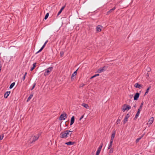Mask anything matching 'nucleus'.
<instances>
[{"instance_id":"f257e3e1","label":"nucleus","mask_w":155,"mask_h":155,"mask_svg":"<svg viewBox=\"0 0 155 155\" xmlns=\"http://www.w3.org/2000/svg\"><path fill=\"white\" fill-rule=\"evenodd\" d=\"M69 130H66L64 132H61L60 135V137L62 138H66L69 134Z\"/></svg>"},{"instance_id":"f03ea898","label":"nucleus","mask_w":155,"mask_h":155,"mask_svg":"<svg viewBox=\"0 0 155 155\" xmlns=\"http://www.w3.org/2000/svg\"><path fill=\"white\" fill-rule=\"evenodd\" d=\"M53 69V67H51L45 69V72L44 73V75L45 76L48 75L52 71Z\"/></svg>"},{"instance_id":"7ed1b4c3","label":"nucleus","mask_w":155,"mask_h":155,"mask_svg":"<svg viewBox=\"0 0 155 155\" xmlns=\"http://www.w3.org/2000/svg\"><path fill=\"white\" fill-rule=\"evenodd\" d=\"M131 108V107L130 106L126 104H124L123 106L122 110L124 112L125 110H129Z\"/></svg>"},{"instance_id":"20e7f679","label":"nucleus","mask_w":155,"mask_h":155,"mask_svg":"<svg viewBox=\"0 0 155 155\" xmlns=\"http://www.w3.org/2000/svg\"><path fill=\"white\" fill-rule=\"evenodd\" d=\"M143 102H142L141 104V105L140 107L138 109V110L137 113L136 114L135 116V118H137L138 117L139 115V114L140 112V111L142 110V108L143 107Z\"/></svg>"},{"instance_id":"39448f33","label":"nucleus","mask_w":155,"mask_h":155,"mask_svg":"<svg viewBox=\"0 0 155 155\" xmlns=\"http://www.w3.org/2000/svg\"><path fill=\"white\" fill-rule=\"evenodd\" d=\"M40 135L38 134L36 136H34L33 137H32V140H30V143H33L34 142H35L39 138V137Z\"/></svg>"},{"instance_id":"423d86ee","label":"nucleus","mask_w":155,"mask_h":155,"mask_svg":"<svg viewBox=\"0 0 155 155\" xmlns=\"http://www.w3.org/2000/svg\"><path fill=\"white\" fill-rule=\"evenodd\" d=\"M67 117V115L65 113L62 114L60 116L59 119L60 120H63L65 119Z\"/></svg>"},{"instance_id":"0eeeda50","label":"nucleus","mask_w":155,"mask_h":155,"mask_svg":"<svg viewBox=\"0 0 155 155\" xmlns=\"http://www.w3.org/2000/svg\"><path fill=\"white\" fill-rule=\"evenodd\" d=\"M48 42V40H47L44 43V45L42 46V47L38 51H37L36 54H38L39 53V52H41L42 50L43 49L45 48L46 45L47 43Z\"/></svg>"},{"instance_id":"6e6552de","label":"nucleus","mask_w":155,"mask_h":155,"mask_svg":"<svg viewBox=\"0 0 155 155\" xmlns=\"http://www.w3.org/2000/svg\"><path fill=\"white\" fill-rule=\"evenodd\" d=\"M103 27L101 25H98L96 27V31L97 32H99L101 31L102 28Z\"/></svg>"},{"instance_id":"1a4fd4ad","label":"nucleus","mask_w":155,"mask_h":155,"mask_svg":"<svg viewBox=\"0 0 155 155\" xmlns=\"http://www.w3.org/2000/svg\"><path fill=\"white\" fill-rule=\"evenodd\" d=\"M102 147V144H101V145L100 147L98 148L97 151L96 153V155H99L100 153V152L101 150Z\"/></svg>"},{"instance_id":"9d476101","label":"nucleus","mask_w":155,"mask_h":155,"mask_svg":"<svg viewBox=\"0 0 155 155\" xmlns=\"http://www.w3.org/2000/svg\"><path fill=\"white\" fill-rule=\"evenodd\" d=\"M105 68L106 69V67L105 66H104L103 67L99 68L98 69L97 72L98 73H101L102 72H103L104 70H105Z\"/></svg>"},{"instance_id":"9b49d317","label":"nucleus","mask_w":155,"mask_h":155,"mask_svg":"<svg viewBox=\"0 0 155 155\" xmlns=\"http://www.w3.org/2000/svg\"><path fill=\"white\" fill-rule=\"evenodd\" d=\"M129 117V114H127L126 116L125 117V118H124V120H123V124H124L128 120V119Z\"/></svg>"},{"instance_id":"f8f14e48","label":"nucleus","mask_w":155,"mask_h":155,"mask_svg":"<svg viewBox=\"0 0 155 155\" xmlns=\"http://www.w3.org/2000/svg\"><path fill=\"white\" fill-rule=\"evenodd\" d=\"M134 87L136 88L140 89L142 88L143 85L140 84H139L138 83H136L134 84Z\"/></svg>"},{"instance_id":"ddd939ff","label":"nucleus","mask_w":155,"mask_h":155,"mask_svg":"<svg viewBox=\"0 0 155 155\" xmlns=\"http://www.w3.org/2000/svg\"><path fill=\"white\" fill-rule=\"evenodd\" d=\"M78 69H77L75 71L74 73L72 74L71 76V80L72 81H73L74 80V76H75L77 75V71L78 70Z\"/></svg>"},{"instance_id":"4468645a","label":"nucleus","mask_w":155,"mask_h":155,"mask_svg":"<svg viewBox=\"0 0 155 155\" xmlns=\"http://www.w3.org/2000/svg\"><path fill=\"white\" fill-rule=\"evenodd\" d=\"M140 94L138 93H137L135 95L134 97V100H137L138 98L139 97Z\"/></svg>"},{"instance_id":"2eb2a0df","label":"nucleus","mask_w":155,"mask_h":155,"mask_svg":"<svg viewBox=\"0 0 155 155\" xmlns=\"http://www.w3.org/2000/svg\"><path fill=\"white\" fill-rule=\"evenodd\" d=\"M11 92L10 91H7L4 94V97L5 98H7L8 96L9 95Z\"/></svg>"},{"instance_id":"dca6fc26","label":"nucleus","mask_w":155,"mask_h":155,"mask_svg":"<svg viewBox=\"0 0 155 155\" xmlns=\"http://www.w3.org/2000/svg\"><path fill=\"white\" fill-rule=\"evenodd\" d=\"M74 116H73L71 118L70 125H72L74 123Z\"/></svg>"},{"instance_id":"f3484780","label":"nucleus","mask_w":155,"mask_h":155,"mask_svg":"<svg viewBox=\"0 0 155 155\" xmlns=\"http://www.w3.org/2000/svg\"><path fill=\"white\" fill-rule=\"evenodd\" d=\"M115 9H116V7H114L110 9L109 11H108L107 12V15H109L110 13L113 12Z\"/></svg>"},{"instance_id":"a211bd4d","label":"nucleus","mask_w":155,"mask_h":155,"mask_svg":"<svg viewBox=\"0 0 155 155\" xmlns=\"http://www.w3.org/2000/svg\"><path fill=\"white\" fill-rule=\"evenodd\" d=\"M154 118L153 117L150 118L148 121V123L150 125L152 124Z\"/></svg>"},{"instance_id":"6ab92c4d","label":"nucleus","mask_w":155,"mask_h":155,"mask_svg":"<svg viewBox=\"0 0 155 155\" xmlns=\"http://www.w3.org/2000/svg\"><path fill=\"white\" fill-rule=\"evenodd\" d=\"M75 143V142H71V141H69L67 142H66L65 143V144H67V145H73Z\"/></svg>"},{"instance_id":"aec40b11","label":"nucleus","mask_w":155,"mask_h":155,"mask_svg":"<svg viewBox=\"0 0 155 155\" xmlns=\"http://www.w3.org/2000/svg\"><path fill=\"white\" fill-rule=\"evenodd\" d=\"M115 132H114L112 134L111 136V139L110 141H113L115 137Z\"/></svg>"},{"instance_id":"412c9836","label":"nucleus","mask_w":155,"mask_h":155,"mask_svg":"<svg viewBox=\"0 0 155 155\" xmlns=\"http://www.w3.org/2000/svg\"><path fill=\"white\" fill-rule=\"evenodd\" d=\"M65 7V6H63L60 9V10L59 11V12L58 13L57 16L59 15L61 13V12H62V10L64 9Z\"/></svg>"},{"instance_id":"4be33fe9","label":"nucleus","mask_w":155,"mask_h":155,"mask_svg":"<svg viewBox=\"0 0 155 155\" xmlns=\"http://www.w3.org/2000/svg\"><path fill=\"white\" fill-rule=\"evenodd\" d=\"M82 105L87 109H88L89 108V107L88 105L87 104L83 103L82 104Z\"/></svg>"},{"instance_id":"5701e85b","label":"nucleus","mask_w":155,"mask_h":155,"mask_svg":"<svg viewBox=\"0 0 155 155\" xmlns=\"http://www.w3.org/2000/svg\"><path fill=\"white\" fill-rule=\"evenodd\" d=\"M33 96V94H30V96H29V97L27 98V101H26L27 102H28V101H29L31 100V99L32 98V97Z\"/></svg>"},{"instance_id":"b1692460","label":"nucleus","mask_w":155,"mask_h":155,"mask_svg":"<svg viewBox=\"0 0 155 155\" xmlns=\"http://www.w3.org/2000/svg\"><path fill=\"white\" fill-rule=\"evenodd\" d=\"M113 142V141H110L109 144L108 146V149H109L111 148V147L112 146V145Z\"/></svg>"},{"instance_id":"393cba45","label":"nucleus","mask_w":155,"mask_h":155,"mask_svg":"<svg viewBox=\"0 0 155 155\" xmlns=\"http://www.w3.org/2000/svg\"><path fill=\"white\" fill-rule=\"evenodd\" d=\"M36 63H34L33 64V67H32L30 70L31 71H32L33 70V69L35 68V67H36Z\"/></svg>"},{"instance_id":"a878e982","label":"nucleus","mask_w":155,"mask_h":155,"mask_svg":"<svg viewBox=\"0 0 155 155\" xmlns=\"http://www.w3.org/2000/svg\"><path fill=\"white\" fill-rule=\"evenodd\" d=\"M151 87L149 86L148 88L147 89L145 93V95H146L148 93L149 90L150 89Z\"/></svg>"},{"instance_id":"bb28decb","label":"nucleus","mask_w":155,"mask_h":155,"mask_svg":"<svg viewBox=\"0 0 155 155\" xmlns=\"http://www.w3.org/2000/svg\"><path fill=\"white\" fill-rule=\"evenodd\" d=\"M15 82H13L11 84L9 88L10 89H12L15 85Z\"/></svg>"},{"instance_id":"cd10ccee","label":"nucleus","mask_w":155,"mask_h":155,"mask_svg":"<svg viewBox=\"0 0 155 155\" xmlns=\"http://www.w3.org/2000/svg\"><path fill=\"white\" fill-rule=\"evenodd\" d=\"M110 151L109 152V154H110L111 153H112L113 152V149L112 148H110Z\"/></svg>"},{"instance_id":"c85d7f7f","label":"nucleus","mask_w":155,"mask_h":155,"mask_svg":"<svg viewBox=\"0 0 155 155\" xmlns=\"http://www.w3.org/2000/svg\"><path fill=\"white\" fill-rule=\"evenodd\" d=\"M99 75V74H97L94 75V76H92L91 78V79H92L94 77H95L96 76H98Z\"/></svg>"},{"instance_id":"c756f323","label":"nucleus","mask_w":155,"mask_h":155,"mask_svg":"<svg viewBox=\"0 0 155 155\" xmlns=\"http://www.w3.org/2000/svg\"><path fill=\"white\" fill-rule=\"evenodd\" d=\"M48 16H49V13H48L46 14V15L45 16V17L44 18V19L45 20H46L48 17Z\"/></svg>"},{"instance_id":"7c9ffc66","label":"nucleus","mask_w":155,"mask_h":155,"mask_svg":"<svg viewBox=\"0 0 155 155\" xmlns=\"http://www.w3.org/2000/svg\"><path fill=\"white\" fill-rule=\"evenodd\" d=\"M120 121L121 120H120V119H119V118H118V119L117 120V121L116 122V124H119L120 122Z\"/></svg>"},{"instance_id":"2f4dec72","label":"nucleus","mask_w":155,"mask_h":155,"mask_svg":"<svg viewBox=\"0 0 155 155\" xmlns=\"http://www.w3.org/2000/svg\"><path fill=\"white\" fill-rule=\"evenodd\" d=\"M141 138V137H139L137 138L136 140V143H137L140 140V139Z\"/></svg>"},{"instance_id":"473e14b6","label":"nucleus","mask_w":155,"mask_h":155,"mask_svg":"<svg viewBox=\"0 0 155 155\" xmlns=\"http://www.w3.org/2000/svg\"><path fill=\"white\" fill-rule=\"evenodd\" d=\"M36 84L35 83H34V84L33 86L32 87L31 89V90H33L34 89V88H35V86Z\"/></svg>"},{"instance_id":"72a5a7b5","label":"nucleus","mask_w":155,"mask_h":155,"mask_svg":"<svg viewBox=\"0 0 155 155\" xmlns=\"http://www.w3.org/2000/svg\"><path fill=\"white\" fill-rule=\"evenodd\" d=\"M84 84H80V87H83L84 86Z\"/></svg>"},{"instance_id":"f704fd0d","label":"nucleus","mask_w":155,"mask_h":155,"mask_svg":"<svg viewBox=\"0 0 155 155\" xmlns=\"http://www.w3.org/2000/svg\"><path fill=\"white\" fill-rule=\"evenodd\" d=\"M3 136H1V135H0V140H2L3 139Z\"/></svg>"},{"instance_id":"c9c22d12","label":"nucleus","mask_w":155,"mask_h":155,"mask_svg":"<svg viewBox=\"0 0 155 155\" xmlns=\"http://www.w3.org/2000/svg\"><path fill=\"white\" fill-rule=\"evenodd\" d=\"M69 131H70L69 134H69V136H71V134H72V131H70L69 130Z\"/></svg>"},{"instance_id":"e433bc0d","label":"nucleus","mask_w":155,"mask_h":155,"mask_svg":"<svg viewBox=\"0 0 155 155\" xmlns=\"http://www.w3.org/2000/svg\"><path fill=\"white\" fill-rule=\"evenodd\" d=\"M84 117V115H82L81 116V117L79 119V120H81Z\"/></svg>"},{"instance_id":"4c0bfd02","label":"nucleus","mask_w":155,"mask_h":155,"mask_svg":"<svg viewBox=\"0 0 155 155\" xmlns=\"http://www.w3.org/2000/svg\"><path fill=\"white\" fill-rule=\"evenodd\" d=\"M25 76H24L22 78L23 80L24 81L25 80Z\"/></svg>"},{"instance_id":"58836bf2","label":"nucleus","mask_w":155,"mask_h":155,"mask_svg":"<svg viewBox=\"0 0 155 155\" xmlns=\"http://www.w3.org/2000/svg\"><path fill=\"white\" fill-rule=\"evenodd\" d=\"M60 54H61V56H62L63 55V53H62L61 52Z\"/></svg>"},{"instance_id":"ea45409f","label":"nucleus","mask_w":155,"mask_h":155,"mask_svg":"<svg viewBox=\"0 0 155 155\" xmlns=\"http://www.w3.org/2000/svg\"><path fill=\"white\" fill-rule=\"evenodd\" d=\"M118 118H119V119H120V120H121V119H122V117H118Z\"/></svg>"},{"instance_id":"a19ab883","label":"nucleus","mask_w":155,"mask_h":155,"mask_svg":"<svg viewBox=\"0 0 155 155\" xmlns=\"http://www.w3.org/2000/svg\"><path fill=\"white\" fill-rule=\"evenodd\" d=\"M27 74V72H26L24 76H26V74Z\"/></svg>"},{"instance_id":"79ce46f5","label":"nucleus","mask_w":155,"mask_h":155,"mask_svg":"<svg viewBox=\"0 0 155 155\" xmlns=\"http://www.w3.org/2000/svg\"><path fill=\"white\" fill-rule=\"evenodd\" d=\"M134 107H136V104H135L134 106Z\"/></svg>"},{"instance_id":"37998d69","label":"nucleus","mask_w":155,"mask_h":155,"mask_svg":"<svg viewBox=\"0 0 155 155\" xmlns=\"http://www.w3.org/2000/svg\"><path fill=\"white\" fill-rule=\"evenodd\" d=\"M2 67V65H1V64H0V69H1Z\"/></svg>"}]
</instances>
